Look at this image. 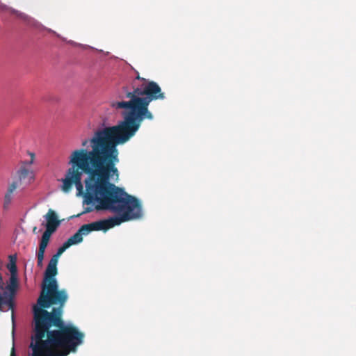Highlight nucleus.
<instances>
[{"mask_svg": "<svg viewBox=\"0 0 356 356\" xmlns=\"http://www.w3.org/2000/svg\"><path fill=\"white\" fill-rule=\"evenodd\" d=\"M127 141L102 129L96 131L92 137L82 141L83 147L89 143L91 149L81 148L73 151L70 157L71 167L62 179V190L68 193L74 184L79 194L83 192V173L88 175L85 181L86 192L83 204L87 207L76 215L90 213L94 210H109L118 213H130L142 216L141 205L138 199L127 194L122 188L110 182L119 178L116 165L119 163L118 145Z\"/></svg>", "mask_w": 356, "mask_h": 356, "instance_id": "f257e3e1", "label": "nucleus"}, {"mask_svg": "<svg viewBox=\"0 0 356 356\" xmlns=\"http://www.w3.org/2000/svg\"><path fill=\"white\" fill-rule=\"evenodd\" d=\"M136 74L131 83L132 91L125 94V97L129 100L112 104L115 108L124 109L123 120L115 126L103 128L126 141L136 134L144 120H153L154 115L148 108L149 104L165 97L157 83L141 77L137 71Z\"/></svg>", "mask_w": 356, "mask_h": 356, "instance_id": "f03ea898", "label": "nucleus"}, {"mask_svg": "<svg viewBox=\"0 0 356 356\" xmlns=\"http://www.w3.org/2000/svg\"><path fill=\"white\" fill-rule=\"evenodd\" d=\"M33 321L32 356H67L83 341L84 334L72 324L38 316H33Z\"/></svg>", "mask_w": 356, "mask_h": 356, "instance_id": "7ed1b4c3", "label": "nucleus"}, {"mask_svg": "<svg viewBox=\"0 0 356 356\" xmlns=\"http://www.w3.org/2000/svg\"><path fill=\"white\" fill-rule=\"evenodd\" d=\"M58 261L51 258L44 272L42 291L33 306V316L51 318L55 322L63 321V308L68 299L65 289H58V284L55 278L58 273Z\"/></svg>", "mask_w": 356, "mask_h": 356, "instance_id": "20e7f679", "label": "nucleus"}, {"mask_svg": "<svg viewBox=\"0 0 356 356\" xmlns=\"http://www.w3.org/2000/svg\"><path fill=\"white\" fill-rule=\"evenodd\" d=\"M139 218L140 217H138V215L130 214V213H124L121 214L120 216H114L108 219L85 224L82 225L78 229V231L73 236L70 237L65 242L70 247L73 245H76L82 242L83 236H86L91 232L100 230L105 232L113 227L114 226L120 225L122 222Z\"/></svg>", "mask_w": 356, "mask_h": 356, "instance_id": "39448f33", "label": "nucleus"}, {"mask_svg": "<svg viewBox=\"0 0 356 356\" xmlns=\"http://www.w3.org/2000/svg\"><path fill=\"white\" fill-rule=\"evenodd\" d=\"M19 287V281L17 273H10L9 282L6 285L3 275L0 272V312L4 306L13 307V298Z\"/></svg>", "mask_w": 356, "mask_h": 356, "instance_id": "423d86ee", "label": "nucleus"}, {"mask_svg": "<svg viewBox=\"0 0 356 356\" xmlns=\"http://www.w3.org/2000/svg\"><path fill=\"white\" fill-rule=\"evenodd\" d=\"M47 221L45 227L46 229L43 232L40 241L49 242L51 234L56 232L57 227L60 225V220L58 218L56 213L51 209H49L44 215Z\"/></svg>", "mask_w": 356, "mask_h": 356, "instance_id": "0eeeda50", "label": "nucleus"}, {"mask_svg": "<svg viewBox=\"0 0 356 356\" xmlns=\"http://www.w3.org/2000/svg\"><path fill=\"white\" fill-rule=\"evenodd\" d=\"M17 187V181H13L10 184H9L7 191L3 197V208L4 210H8L10 208V206L13 201V194Z\"/></svg>", "mask_w": 356, "mask_h": 356, "instance_id": "6e6552de", "label": "nucleus"}, {"mask_svg": "<svg viewBox=\"0 0 356 356\" xmlns=\"http://www.w3.org/2000/svg\"><path fill=\"white\" fill-rule=\"evenodd\" d=\"M48 243H49L46 241H40L39 249L37 252V266L40 268H42L43 266L44 254Z\"/></svg>", "mask_w": 356, "mask_h": 356, "instance_id": "1a4fd4ad", "label": "nucleus"}, {"mask_svg": "<svg viewBox=\"0 0 356 356\" xmlns=\"http://www.w3.org/2000/svg\"><path fill=\"white\" fill-rule=\"evenodd\" d=\"M18 174V179L15 181L18 182V186L22 184V181L26 178H29V183L30 182V180L33 178L31 176V172L29 170L26 169V168H21L20 170L17 172Z\"/></svg>", "mask_w": 356, "mask_h": 356, "instance_id": "9d476101", "label": "nucleus"}, {"mask_svg": "<svg viewBox=\"0 0 356 356\" xmlns=\"http://www.w3.org/2000/svg\"><path fill=\"white\" fill-rule=\"evenodd\" d=\"M17 262V257L15 255H10L9 256V262L6 265V268L9 270L10 273H17V268L16 265Z\"/></svg>", "mask_w": 356, "mask_h": 356, "instance_id": "9b49d317", "label": "nucleus"}, {"mask_svg": "<svg viewBox=\"0 0 356 356\" xmlns=\"http://www.w3.org/2000/svg\"><path fill=\"white\" fill-rule=\"evenodd\" d=\"M69 248H70V246L67 245V243L66 242H65L63 244V245L58 249L57 252L55 254H54L51 257V258H54L58 261L60 255Z\"/></svg>", "mask_w": 356, "mask_h": 356, "instance_id": "f8f14e48", "label": "nucleus"}, {"mask_svg": "<svg viewBox=\"0 0 356 356\" xmlns=\"http://www.w3.org/2000/svg\"><path fill=\"white\" fill-rule=\"evenodd\" d=\"M10 356H16L14 348H12Z\"/></svg>", "mask_w": 356, "mask_h": 356, "instance_id": "ddd939ff", "label": "nucleus"}, {"mask_svg": "<svg viewBox=\"0 0 356 356\" xmlns=\"http://www.w3.org/2000/svg\"><path fill=\"white\" fill-rule=\"evenodd\" d=\"M31 163H32L33 162V159L34 158V154H31Z\"/></svg>", "mask_w": 356, "mask_h": 356, "instance_id": "4468645a", "label": "nucleus"}, {"mask_svg": "<svg viewBox=\"0 0 356 356\" xmlns=\"http://www.w3.org/2000/svg\"><path fill=\"white\" fill-rule=\"evenodd\" d=\"M33 232H35V231H36V227H35L33 228Z\"/></svg>", "mask_w": 356, "mask_h": 356, "instance_id": "2eb2a0df", "label": "nucleus"}]
</instances>
